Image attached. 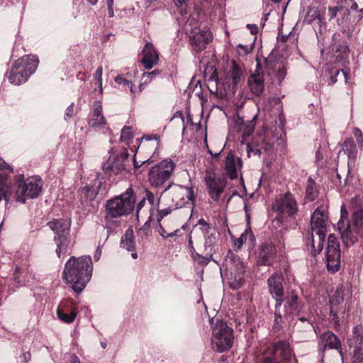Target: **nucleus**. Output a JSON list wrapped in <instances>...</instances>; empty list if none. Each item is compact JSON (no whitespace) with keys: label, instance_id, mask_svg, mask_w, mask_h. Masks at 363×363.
<instances>
[{"label":"nucleus","instance_id":"obj_1","mask_svg":"<svg viewBox=\"0 0 363 363\" xmlns=\"http://www.w3.org/2000/svg\"><path fill=\"white\" fill-rule=\"evenodd\" d=\"M328 21L335 19L341 33L350 39L354 27L363 18V8L359 9L354 0H339L336 6L328 7Z\"/></svg>","mask_w":363,"mask_h":363},{"label":"nucleus","instance_id":"obj_2","mask_svg":"<svg viewBox=\"0 0 363 363\" xmlns=\"http://www.w3.org/2000/svg\"><path fill=\"white\" fill-rule=\"evenodd\" d=\"M93 263L90 256L71 257L65 264L62 278L77 295L86 286L92 277Z\"/></svg>","mask_w":363,"mask_h":363},{"label":"nucleus","instance_id":"obj_3","mask_svg":"<svg viewBox=\"0 0 363 363\" xmlns=\"http://www.w3.org/2000/svg\"><path fill=\"white\" fill-rule=\"evenodd\" d=\"M281 300L279 306L277 307V302L274 305V320L272 326L274 333L280 332L284 328L285 320L294 319V315L298 314L304 306L301 298L294 290L282 296Z\"/></svg>","mask_w":363,"mask_h":363},{"label":"nucleus","instance_id":"obj_4","mask_svg":"<svg viewBox=\"0 0 363 363\" xmlns=\"http://www.w3.org/2000/svg\"><path fill=\"white\" fill-rule=\"evenodd\" d=\"M22 177H23V175L18 180H16L11 186H7L6 184V182L2 184L4 191H8L11 194L8 200L2 197L6 203L13 198L16 201L24 203L28 199H35L39 196L42 191V180L35 178L23 179Z\"/></svg>","mask_w":363,"mask_h":363},{"label":"nucleus","instance_id":"obj_5","mask_svg":"<svg viewBox=\"0 0 363 363\" xmlns=\"http://www.w3.org/2000/svg\"><path fill=\"white\" fill-rule=\"evenodd\" d=\"M135 200L136 196L131 186L120 196L108 200L105 207L106 222L110 223L114 218L131 213L135 208Z\"/></svg>","mask_w":363,"mask_h":363},{"label":"nucleus","instance_id":"obj_6","mask_svg":"<svg viewBox=\"0 0 363 363\" xmlns=\"http://www.w3.org/2000/svg\"><path fill=\"white\" fill-rule=\"evenodd\" d=\"M294 354L289 340L272 342L256 356L255 363H289Z\"/></svg>","mask_w":363,"mask_h":363},{"label":"nucleus","instance_id":"obj_7","mask_svg":"<svg viewBox=\"0 0 363 363\" xmlns=\"http://www.w3.org/2000/svg\"><path fill=\"white\" fill-rule=\"evenodd\" d=\"M328 216L320 208H317L311 216V233L307 240L308 248L311 246L313 256L319 254L323 248L326 235V221Z\"/></svg>","mask_w":363,"mask_h":363},{"label":"nucleus","instance_id":"obj_8","mask_svg":"<svg viewBox=\"0 0 363 363\" xmlns=\"http://www.w3.org/2000/svg\"><path fill=\"white\" fill-rule=\"evenodd\" d=\"M39 60L35 55H25L14 62L8 74L9 82L14 85L25 83L33 74L38 65Z\"/></svg>","mask_w":363,"mask_h":363},{"label":"nucleus","instance_id":"obj_9","mask_svg":"<svg viewBox=\"0 0 363 363\" xmlns=\"http://www.w3.org/2000/svg\"><path fill=\"white\" fill-rule=\"evenodd\" d=\"M71 219L63 218H52L47 223L55 233L53 240L57 245L55 252L59 258L62 254H65L68 251L71 242Z\"/></svg>","mask_w":363,"mask_h":363},{"label":"nucleus","instance_id":"obj_10","mask_svg":"<svg viewBox=\"0 0 363 363\" xmlns=\"http://www.w3.org/2000/svg\"><path fill=\"white\" fill-rule=\"evenodd\" d=\"M292 274L289 264L283 265L282 268L271 274L267 280L268 291L277 302V306L281 303V298L284 296V284L290 280Z\"/></svg>","mask_w":363,"mask_h":363},{"label":"nucleus","instance_id":"obj_11","mask_svg":"<svg viewBox=\"0 0 363 363\" xmlns=\"http://www.w3.org/2000/svg\"><path fill=\"white\" fill-rule=\"evenodd\" d=\"M161 196L171 199V203L177 208L184 207L187 204L194 206L195 201L194 191L192 187L174 185L173 183L168 184L162 192Z\"/></svg>","mask_w":363,"mask_h":363},{"label":"nucleus","instance_id":"obj_12","mask_svg":"<svg viewBox=\"0 0 363 363\" xmlns=\"http://www.w3.org/2000/svg\"><path fill=\"white\" fill-rule=\"evenodd\" d=\"M212 344L217 352L221 353L232 347L234 340L233 330L226 322L216 319L214 326L212 327Z\"/></svg>","mask_w":363,"mask_h":363},{"label":"nucleus","instance_id":"obj_13","mask_svg":"<svg viewBox=\"0 0 363 363\" xmlns=\"http://www.w3.org/2000/svg\"><path fill=\"white\" fill-rule=\"evenodd\" d=\"M176 164L172 159H165L152 166L148 172V181L155 188L162 187L171 178Z\"/></svg>","mask_w":363,"mask_h":363},{"label":"nucleus","instance_id":"obj_14","mask_svg":"<svg viewBox=\"0 0 363 363\" xmlns=\"http://www.w3.org/2000/svg\"><path fill=\"white\" fill-rule=\"evenodd\" d=\"M272 208L273 211L278 213L277 220L281 223L285 218L291 217L298 212L296 200L290 191L277 196Z\"/></svg>","mask_w":363,"mask_h":363},{"label":"nucleus","instance_id":"obj_15","mask_svg":"<svg viewBox=\"0 0 363 363\" xmlns=\"http://www.w3.org/2000/svg\"><path fill=\"white\" fill-rule=\"evenodd\" d=\"M128 157V150L122 148L103 164V171L108 177V180H111L113 174L116 176L125 174L128 172V167H129Z\"/></svg>","mask_w":363,"mask_h":363},{"label":"nucleus","instance_id":"obj_16","mask_svg":"<svg viewBox=\"0 0 363 363\" xmlns=\"http://www.w3.org/2000/svg\"><path fill=\"white\" fill-rule=\"evenodd\" d=\"M204 181L211 199L215 202H219L227 184L225 177L217 175L214 172H208L204 177Z\"/></svg>","mask_w":363,"mask_h":363},{"label":"nucleus","instance_id":"obj_17","mask_svg":"<svg viewBox=\"0 0 363 363\" xmlns=\"http://www.w3.org/2000/svg\"><path fill=\"white\" fill-rule=\"evenodd\" d=\"M327 269L331 273H335L340 266V248L337 238L334 234H330L328 238V247L326 251Z\"/></svg>","mask_w":363,"mask_h":363},{"label":"nucleus","instance_id":"obj_18","mask_svg":"<svg viewBox=\"0 0 363 363\" xmlns=\"http://www.w3.org/2000/svg\"><path fill=\"white\" fill-rule=\"evenodd\" d=\"M277 250L275 245L272 242H264L259 245L257 255V264L258 266L271 267L277 259Z\"/></svg>","mask_w":363,"mask_h":363},{"label":"nucleus","instance_id":"obj_19","mask_svg":"<svg viewBox=\"0 0 363 363\" xmlns=\"http://www.w3.org/2000/svg\"><path fill=\"white\" fill-rule=\"evenodd\" d=\"M78 306L76 301L71 298L62 300L57 309L58 318L65 323H72L76 319Z\"/></svg>","mask_w":363,"mask_h":363},{"label":"nucleus","instance_id":"obj_20","mask_svg":"<svg viewBox=\"0 0 363 363\" xmlns=\"http://www.w3.org/2000/svg\"><path fill=\"white\" fill-rule=\"evenodd\" d=\"M245 267L239 259L235 262L228 277V286L233 290H238L244 286Z\"/></svg>","mask_w":363,"mask_h":363},{"label":"nucleus","instance_id":"obj_21","mask_svg":"<svg viewBox=\"0 0 363 363\" xmlns=\"http://www.w3.org/2000/svg\"><path fill=\"white\" fill-rule=\"evenodd\" d=\"M247 84L254 95L259 96L262 94L264 89V79L262 65L259 60H257L256 70L248 77Z\"/></svg>","mask_w":363,"mask_h":363},{"label":"nucleus","instance_id":"obj_22","mask_svg":"<svg viewBox=\"0 0 363 363\" xmlns=\"http://www.w3.org/2000/svg\"><path fill=\"white\" fill-rule=\"evenodd\" d=\"M332 49L340 60L348 57L350 48L347 40L340 33H335L332 36Z\"/></svg>","mask_w":363,"mask_h":363},{"label":"nucleus","instance_id":"obj_23","mask_svg":"<svg viewBox=\"0 0 363 363\" xmlns=\"http://www.w3.org/2000/svg\"><path fill=\"white\" fill-rule=\"evenodd\" d=\"M242 166L241 158L236 157L233 152L228 153L224 161V169L226 175L231 179L238 178V170Z\"/></svg>","mask_w":363,"mask_h":363},{"label":"nucleus","instance_id":"obj_24","mask_svg":"<svg viewBox=\"0 0 363 363\" xmlns=\"http://www.w3.org/2000/svg\"><path fill=\"white\" fill-rule=\"evenodd\" d=\"M338 230L341 234V238L346 247L352 246L357 241V235L362 234H356L350 222L345 223V221L340 220L338 223Z\"/></svg>","mask_w":363,"mask_h":363},{"label":"nucleus","instance_id":"obj_25","mask_svg":"<svg viewBox=\"0 0 363 363\" xmlns=\"http://www.w3.org/2000/svg\"><path fill=\"white\" fill-rule=\"evenodd\" d=\"M211 40V33L208 30H201L191 37V44L196 52H200L206 48Z\"/></svg>","mask_w":363,"mask_h":363},{"label":"nucleus","instance_id":"obj_26","mask_svg":"<svg viewBox=\"0 0 363 363\" xmlns=\"http://www.w3.org/2000/svg\"><path fill=\"white\" fill-rule=\"evenodd\" d=\"M320 341L324 345V347L336 350L343 359V352L341 347V342L339 338L331 331L327 330L320 336Z\"/></svg>","mask_w":363,"mask_h":363},{"label":"nucleus","instance_id":"obj_27","mask_svg":"<svg viewBox=\"0 0 363 363\" xmlns=\"http://www.w3.org/2000/svg\"><path fill=\"white\" fill-rule=\"evenodd\" d=\"M350 310V303L330 306L329 320L330 323H332L335 328L340 326V320L344 319L345 315L346 313L347 314Z\"/></svg>","mask_w":363,"mask_h":363},{"label":"nucleus","instance_id":"obj_28","mask_svg":"<svg viewBox=\"0 0 363 363\" xmlns=\"http://www.w3.org/2000/svg\"><path fill=\"white\" fill-rule=\"evenodd\" d=\"M351 297L352 294L350 289L342 285L337 288L334 295L330 298V306L349 304Z\"/></svg>","mask_w":363,"mask_h":363},{"label":"nucleus","instance_id":"obj_29","mask_svg":"<svg viewBox=\"0 0 363 363\" xmlns=\"http://www.w3.org/2000/svg\"><path fill=\"white\" fill-rule=\"evenodd\" d=\"M102 105L99 101L94 103V109L89 120V125L92 128H102L106 123V120L102 113Z\"/></svg>","mask_w":363,"mask_h":363},{"label":"nucleus","instance_id":"obj_30","mask_svg":"<svg viewBox=\"0 0 363 363\" xmlns=\"http://www.w3.org/2000/svg\"><path fill=\"white\" fill-rule=\"evenodd\" d=\"M158 55L154 49L152 43H147L143 50V58L141 62L145 69H151L154 64L157 63Z\"/></svg>","mask_w":363,"mask_h":363},{"label":"nucleus","instance_id":"obj_31","mask_svg":"<svg viewBox=\"0 0 363 363\" xmlns=\"http://www.w3.org/2000/svg\"><path fill=\"white\" fill-rule=\"evenodd\" d=\"M12 172V169L9 167V165L7 164L6 162L0 157V201L2 200V197H4L6 200H8L11 196L9 191H4L2 184L7 181L9 174Z\"/></svg>","mask_w":363,"mask_h":363},{"label":"nucleus","instance_id":"obj_32","mask_svg":"<svg viewBox=\"0 0 363 363\" xmlns=\"http://www.w3.org/2000/svg\"><path fill=\"white\" fill-rule=\"evenodd\" d=\"M319 196L318 185L316 182L310 177L306 182V190H305V202H312L315 201Z\"/></svg>","mask_w":363,"mask_h":363},{"label":"nucleus","instance_id":"obj_33","mask_svg":"<svg viewBox=\"0 0 363 363\" xmlns=\"http://www.w3.org/2000/svg\"><path fill=\"white\" fill-rule=\"evenodd\" d=\"M350 224L356 234H363V206H359L354 209Z\"/></svg>","mask_w":363,"mask_h":363},{"label":"nucleus","instance_id":"obj_34","mask_svg":"<svg viewBox=\"0 0 363 363\" xmlns=\"http://www.w3.org/2000/svg\"><path fill=\"white\" fill-rule=\"evenodd\" d=\"M323 13L324 12L321 13L320 11L318 9H311L305 17V21L311 24L314 21H318V23L320 27L326 26L327 23Z\"/></svg>","mask_w":363,"mask_h":363},{"label":"nucleus","instance_id":"obj_35","mask_svg":"<svg viewBox=\"0 0 363 363\" xmlns=\"http://www.w3.org/2000/svg\"><path fill=\"white\" fill-rule=\"evenodd\" d=\"M99 190H96L94 186H86L82 187L79 191L80 201L82 204H85L88 201H91L94 199Z\"/></svg>","mask_w":363,"mask_h":363},{"label":"nucleus","instance_id":"obj_36","mask_svg":"<svg viewBox=\"0 0 363 363\" xmlns=\"http://www.w3.org/2000/svg\"><path fill=\"white\" fill-rule=\"evenodd\" d=\"M121 246L128 251L133 252L135 250L134 232L132 228H128L121 241Z\"/></svg>","mask_w":363,"mask_h":363},{"label":"nucleus","instance_id":"obj_37","mask_svg":"<svg viewBox=\"0 0 363 363\" xmlns=\"http://www.w3.org/2000/svg\"><path fill=\"white\" fill-rule=\"evenodd\" d=\"M342 150L346 153L349 159L355 160L357 157V148L352 138H347L342 146Z\"/></svg>","mask_w":363,"mask_h":363},{"label":"nucleus","instance_id":"obj_38","mask_svg":"<svg viewBox=\"0 0 363 363\" xmlns=\"http://www.w3.org/2000/svg\"><path fill=\"white\" fill-rule=\"evenodd\" d=\"M242 76V70L240 66L235 61L233 60L232 66L230 70V78L232 80L233 87L238 85Z\"/></svg>","mask_w":363,"mask_h":363},{"label":"nucleus","instance_id":"obj_39","mask_svg":"<svg viewBox=\"0 0 363 363\" xmlns=\"http://www.w3.org/2000/svg\"><path fill=\"white\" fill-rule=\"evenodd\" d=\"M151 235L150 220H147L144 225L137 231L138 243L144 247L146 240Z\"/></svg>","mask_w":363,"mask_h":363},{"label":"nucleus","instance_id":"obj_40","mask_svg":"<svg viewBox=\"0 0 363 363\" xmlns=\"http://www.w3.org/2000/svg\"><path fill=\"white\" fill-rule=\"evenodd\" d=\"M294 316H296L298 323L305 324V332H312L315 330L312 315L307 313L303 315L301 311L298 314H295Z\"/></svg>","mask_w":363,"mask_h":363},{"label":"nucleus","instance_id":"obj_41","mask_svg":"<svg viewBox=\"0 0 363 363\" xmlns=\"http://www.w3.org/2000/svg\"><path fill=\"white\" fill-rule=\"evenodd\" d=\"M247 239L252 242L255 241V235L250 228L246 229L240 236L234 240V246L240 250L245 242H247Z\"/></svg>","mask_w":363,"mask_h":363},{"label":"nucleus","instance_id":"obj_42","mask_svg":"<svg viewBox=\"0 0 363 363\" xmlns=\"http://www.w3.org/2000/svg\"><path fill=\"white\" fill-rule=\"evenodd\" d=\"M328 73L330 74V82L329 84L333 85L337 82V77L340 74L345 79V82H347V79L349 78V73L344 71L342 69L337 68L335 67H330L328 69Z\"/></svg>","mask_w":363,"mask_h":363},{"label":"nucleus","instance_id":"obj_43","mask_svg":"<svg viewBox=\"0 0 363 363\" xmlns=\"http://www.w3.org/2000/svg\"><path fill=\"white\" fill-rule=\"evenodd\" d=\"M213 253L203 250L202 254H194L192 259L200 266H206L213 259Z\"/></svg>","mask_w":363,"mask_h":363},{"label":"nucleus","instance_id":"obj_44","mask_svg":"<svg viewBox=\"0 0 363 363\" xmlns=\"http://www.w3.org/2000/svg\"><path fill=\"white\" fill-rule=\"evenodd\" d=\"M358 340H359V342L358 345L354 347L351 363H363V337H359Z\"/></svg>","mask_w":363,"mask_h":363},{"label":"nucleus","instance_id":"obj_45","mask_svg":"<svg viewBox=\"0 0 363 363\" xmlns=\"http://www.w3.org/2000/svg\"><path fill=\"white\" fill-rule=\"evenodd\" d=\"M257 118V115L253 116L252 119L248 121L245 122L242 121V128H243L242 136L246 138L250 136L255 130L256 125V120Z\"/></svg>","mask_w":363,"mask_h":363},{"label":"nucleus","instance_id":"obj_46","mask_svg":"<svg viewBox=\"0 0 363 363\" xmlns=\"http://www.w3.org/2000/svg\"><path fill=\"white\" fill-rule=\"evenodd\" d=\"M204 249L203 250L214 253V245L218 241V235L216 233H211L209 235L204 236Z\"/></svg>","mask_w":363,"mask_h":363},{"label":"nucleus","instance_id":"obj_47","mask_svg":"<svg viewBox=\"0 0 363 363\" xmlns=\"http://www.w3.org/2000/svg\"><path fill=\"white\" fill-rule=\"evenodd\" d=\"M81 67L83 69V71H79L77 74V78L81 81H85L86 78L89 77L88 73L86 72L87 69H91V66L89 67V65H86L85 60H84V62L81 64Z\"/></svg>","mask_w":363,"mask_h":363},{"label":"nucleus","instance_id":"obj_48","mask_svg":"<svg viewBox=\"0 0 363 363\" xmlns=\"http://www.w3.org/2000/svg\"><path fill=\"white\" fill-rule=\"evenodd\" d=\"M167 204L169 205V206L167 208H165L164 209H160L158 211V215H157L158 221H160L164 217L170 214L173 210L177 209V208H174V206L173 204H172L171 203H168Z\"/></svg>","mask_w":363,"mask_h":363},{"label":"nucleus","instance_id":"obj_49","mask_svg":"<svg viewBox=\"0 0 363 363\" xmlns=\"http://www.w3.org/2000/svg\"><path fill=\"white\" fill-rule=\"evenodd\" d=\"M161 74V71L160 69H155L151 72H145L143 74V79L144 80V84H147L151 82V80Z\"/></svg>","mask_w":363,"mask_h":363},{"label":"nucleus","instance_id":"obj_50","mask_svg":"<svg viewBox=\"0 0 363 363\" xmlns=\"http://www.w3.org/2000/svg\"><path fill=\"white\" fill-rule=\"evenodd\" d=\"M133 137L131 127L124 126L121 130V140L128 141Z\"/></svg>","mask_w":363,"mask_h":363},{"label":"nucleus","instance_id":"obj_51","mask_svg":"<svg viewBox=\"0 0 363 363\" xmlns=\"http://www.w3.org/2000/svg\"><path fill=\"white\" fill-rule=\"evenodd\" d=\"M115 82L116 83H118V84H124L127 86H128L130 88V91L133 93V84L132 82H130V81H128V79H126L125 78H124L123 77V75H118L117 77H116L115 78Z\"/></svg>","mask_w":363,"mask_h":363},{"label":"nucleus","instance_id":"obj_52","mask_svg":"<svg viewBox=\"0 0 363 363\" xmlns=\"http://www.w3.org/2000/svg\"><path fill=\"white\" fill-rule=\"evenodd\" d=\"M102 73H103V68L101 66L99 67L95 72L94 78L97 81L99 86V91L101 94H102L103 89H102Z\"/></svg>","mask_w":363,"mask_h":363},{"label":"nucleus","instance_id":"obj_53","mask_svg":"<svg viewBox=\"0 0 363 363\" xmlns=\"http://www.w3.org/2000/svg\"><path fill=\"white\" fill-rule=\"evenodd\" d=\"M354 135L356 138L358 146L361 148L363 146V133L357 128L354 129Z\"/></svg>","mask_w":363,"mask_h":363},{"label":"nucleus","instance_id":"obj_54","mask_svg":"<svg viewBox=\"0 0 363 363\" xmlns=\"http://www.w3.org/2000/svg\"><path fill=\"white\" fill-rule=\"evenodd\" d=\"M73 113H74V104L72 103L66 109L65 111V120H69L70 119L72 116H73Z\"/></svg>","mask_w":363,"mask_h":363},{"label":"nucleus","instance_id":"obj_55","mask_svg":"<svg viewBox=\"0 0 363 363\" xmlns=\"http://www.w3.org/2000/svg\"><path fill=\"white\" fill-rule=\"evenodd\" d=\"M145 201L147 200L150 205L153 206L155 203V195L151 191L147 190L145 196L143 197Z\"/></svg>","mask_w":363,"mask_h":363},{"label":"nucleus","instance_id":"obj_56","mask_svg":"<svg viewBox=\"0 0 363 363\" xmlns=\"http://www.w3.org/2000/svg\"><path fill=\"white\" fill-rule=\"evenodd\" d=\"M176 118H179L181 119V122L183 125V130H184L186 129V125H185V121H184V118L183 113L181 111L176 112L174 114L173 117L172 118V120H173Z\"/></svg>","mask_w":363,"mask_h":363},{"label":"nucleus","instance_id":"obj_57","mask_svg":"<svg viewBox=\"0 0 363 363\" xmlns=\"http://www.w3.org/2000/svg\"><path fill=\"white\" fill-rule=\"evenodd\" d=\"M21 269L20 267H17L15 270H14V272L13 274V279L17 281V282H20V275H21Z\"/></svg>","mask_w":363,"mask_h":363},{"label":"nucleus","instance_id":"obj_58","mask_svg":"<svg viewBox=\"0 0 363 363\" xmlns=\"http://www.w3.org/2000/svg\"><path fill=\"white\" fill-rule=\"evenodd\" d=\"M146 164H149V160L143 161L142 162V164H140L139 162L136 160L135 155H134V157H133V166H134L135 169H138L140 167H142L143 165H145Z\"/></svg>","mask_w":363,"mask_h":363},{"label":"nucleus","instance_id":"obj_59","mask_svg":"<svg viewBox=\"0 0 363 363\" xmlns=\"http://www.w3.org/2000/svg\"><path fill=\"white\" fill-rule=\"evenodd\" d=\"M200 228H201V232L203 233L204 236L208 235L211 233H210V230H211L210 224H208L206 225H203V226H201Z\"/></svg>","mask_w":363,"mask_h":363},{"label":"nucleus","instance_id":"obj_60","mask_svg":"<svg viewBox=\"0 0 363 363\" xmlns=\"http://www.w3.org/2000/svg\"><path fill=\"white\" fill-rule=\"evenodd\" d=\"M159 233L165 239L169 238V235H168L169 233L167 232L162 225H160Z\"/></svg>","mask_w":363,"mask_h":363},{"label":"nucleus","instance_id":"obj_61","mask_svg":"<svg viewBox=\"0 0 363 363\" xmlns=\"http://www.w3.org/2000/svg\"><path fill=\"white\" fill-rule=\"evenodd\" d=\"M22 358L23 363H28V362L30 361L31 359V354L30 353V352H24L22 354Z\"/></svg>","mask_w":363,"mask_h":363},{"label":"nucleus","instance_id":"obj_62","mask_svg":"<svg viewBox=\"0 0 363 363\" xmlns=\"http://www.w3.org/2000/svg\"><path fill=\"white\" fill-rule=\"evenodd\" d=\"M189 247L190 252L191 253V257L194 256V254L198 253L197 252H196V250L193 245V241H192L191 237H190L189 239Z\"/></svg>","mask_w":363,"mask_h":363},{"label":"nucleus","instance_id":"obj_63","mask_svg":"<svg viewBox=\"0 0 363 363\" xmlns=\"http://www.w3.org/2000/svg\"><path fill=\"white\" fill-rule=\"evenodd\" d=\"M247 27L250 29V32L252 34H257L258 31V27L256 25L247 24Z\"/></svg>","mask_w":363,"mask_h":363},{"label":"nucleus","instance_id":"obj_64","mask_svg":"<svg viewBox=\"0 0 363 363\" xmlns=\"http://www.w3.org/2000/svg\"><path fill=\"white\" fill-rule=\"evenodd\" d=\"M70 363H81L79 357L75 354H72L70 358Z\"/></svg>","mask_w":363,"mask_h":363}]
</instances>
